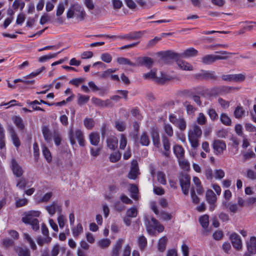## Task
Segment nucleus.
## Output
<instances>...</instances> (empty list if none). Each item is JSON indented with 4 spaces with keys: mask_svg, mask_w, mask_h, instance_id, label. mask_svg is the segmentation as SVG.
<instances>
[{
    "mask_svg": "<svg viewBox=\"0 0 256 256\" xmlns=\"http://www.w3.org/2000/svg\"><path fill=\"white\" fill-rule=\"evenodd\" d=\"M202 136V130L200 126L196 124L192 125L188 131V140L191 146L196 150L199 146V139Z\"/></svg>",
    "mask_w": 256,
    "mask_h": 256,
    "instance_id": "1",
    "label": "nucleus"
},
{
    "mask_svg": "<svg viewBox=\"0 0 256 256\" xmlns=\"http://www.w3.org/2000/svg\"><path fill=\"white\" fill-rule=\"evenodd\" d=\"M144 222L146 230L150 234H154V230H157L158 232H161L164 230V226L154 217L149 218L146 216Z\"/></svg>",
    "mask_w": 256,
    "mask_h": 256,
    "instance_id": "2",
    "label": "nucleus"
},
{
    "mask_svg": "<svg viewBox=\"0 0 256 256\" xmlns=\"http://www.w3.org/2000/svg\"><path fill=\"white\" fill-rule=\"evenodd\" d=\"M69 138L72 145L76 144V140H77L80 146H84L85 140L84 136L80 130H76L75 131H73L72 130H70L69 132Z\"/></svg>",
    "mask_w": 256,
    "mask_h": 256,
    "instance_id": "3",
    "label": "nucleus"
},
{
    "mask_svg": "<svg viewBox=\"0 0 256 256\" xmlns=\"http://www.w3.org/2000/svg\"><path fill=\"white\" fill-rule=\"evenodd\" d=\"M194 77L197 80H216L218 76L214 71L202 70L200 72L194 74Z\"/></svg>",
    "mask_w": 256,
    "mask_h": 256,
    "instance_id": "4",
    "label": "nucleus"
},
{
    "mask_svg": "<svg viewBox=\"0 0 256 256\" xmlns=\"http://www.w3.org/2000/svg\"><path fill=\"white\" fill-rule=\"evenodd\" d=\"M45 208L51 216H54L56 212L60 214L62 212V205L58 201H54L46 206Z\"/></svg>",
    "mask_w": 256,
    "mask_h": 256,
    "instance_id": "5",
    "label": "nucleus"
},
{
    "mask_svg": "<svg viewBox=\"0 0 256 256\" xmlns=\"http://www.w3.org/2000/svg\"><path fill=\"white\" fill-rule=\"evenodd\" d=\"M212 148L216 155H221L226 149V144L224 142L220 140H214Z\"/></svg>",
    "mask_w": 256,
    "mask_h": 256,
    "instance_id": "6",
    "label": "nucleus"
},
{
    "mask_svg": "<svg viewBox=\"0 0 256 256\" xmlns=\"http://www.w3.org/2000/svg\"><path fill=\"white\" fill-rule=\"evenodd\" d=\"M226 56H220L214 54H207L202 58V62L204 64H210L219 60H226Z\"/></svg>",
    "mask_w": 256,
    "mask_h": 256,
    "instance_id": "7",
    "label": "nucleus"
},
{
    "mask_svg": "<svg viewBox=\"0 0 256 256\" xmlns=\"http://www.w3.org/2000/svg\"><path fill=\"white\" fill-rule=\"evenodd\" d=\"M135 66H144L148 68H150L154 64L153 60L148 56L138 57L136 58Z\"/></svg>",
    "mask_w": 256,
    "mask_h": 256,
    "instance_id": "8",
    "label": "nucleus"
},
{
    "mask_svg": "<svg viewBox=\"0 0 256 256\" xmlns=\"http://www.w3.org/2000/svg\"><path fill=\"white\" fill-rule=\"evenodd\" d=\"M190 178L188 175L182 176L180 178V185L184 194L188 195L190 186Z\"/></svg>",
    "mask_w": 256,
    "mask_h": 256,
    "instance_id": "9",
    "label": "nucleus"
},
{
    "mask_svg": "<svg viewBox=\"0 0 256 256\" xmlns=\"http://www.w3.org/2000/svg\"><path fill=\"white\" fill-rule=\"evenodd\" d=\"M156 72L151 70L148 73L144 74H143V77L145 80L154 78L156 82L159 84H164L168 80L166 78L163 76H162L161 78L156 77Z\"/></svg>",
    "mask_w": 256,
    "mask_h": 256,
    "instance_id": "10",
    "label": "nucleus"
},
{
    "mask_svg": "<svg viewBox=\"0 0 256 256\" xmlns=\"http://www.w3.org/2000/svg\"><path fill=\"white\" fill-rule=\"evenodd\" d=\"M162 54L161 60L165 62H168L170 60H176L179 58L180 54L172 51H167L160 54Z\"/></svg>",
    "mask_w": 256,
    "mask_h": 256,
    "instance_id": "11",
    "label": "nucleus"
},
{
    "mask_svg": "<svg viewBox=\"0 0 256 256\" xmlns=\"http://www.w3.org/2000/svg\"><path fill=\"white\" fill-rule=\"evenodd\" d=\"M40 212L38 211L31 210L28 212L26 216L22 218V221L26 224H28L34 220H37L36 218L40 216Z\"/></svg>",
    "mask_w": 256,
    "mask_h": 256,
    "instance_id": "12",
    "label": "nucleus"
},
{
    "mask_svg": "<svg viewBox=\"0 0 256 256\" xmlns=\"http://www.w3.org/2000/svg\"><path fill=\"white\" fill-rule=\"evenodd\" d=\"M138 174H140V172L138 162L136 160H132L128 177L130 179L135 180Z\"/></svg>",
    "mask_w": 256,
    "mask_h": 256,
    "instance_id": "13",
    "label": "nucleus"
},
{
    "mask_svg": "<svg viewBox=\"0 0 256 256\" xmlns=\"http://www.w3.org/2000/svg\"><path fill=\"white\" fill-rule=\"evenodd\" d=\"M91 100L94 104L101 108L113 106V104L110 100H103L101 99L93 97L92 98Z\"/></svg>",
    "mask_w": 256,
    "mask_h": 256,
    "instance_id": "14",
    "label": "nucleus"
},
{
    "mask_svg": "<svg viewBox=\"0 0 256 256\" xmlns=\"http://www.w3.org/2000/svg\"><path fill=\"white\" fill-rule=\"evenodd\" d=\"M11 168L14 174L16 177L20 178L23 174L24 170L22 168L14 159H12L11 161Z\"/></svg>",
    "mask_w": 256,
    "mask_h": 256,
    "instance_id": "15",
    "label": "nucleus"
},
{
    "mask_svg": "<svg viewBox=\"0 0 256 256\" xmlns=\"http://www.w3.org/2000/svg\"><path fill=\"white\" fill-rule=\"evenodd\" d=\"M230 238L233 246L238 250H241L242 244L240 236L236 233H232Z\"/></svg>",
    "mask_w": 256,
    "mask_h": 256,
    "instance_id": "16",
    "label": "nucleus"
},
{
    "mask_svg": "<svg viewBox=\"0 0 256 256\" xmlns=\"http://www.w3.org/2000/svg\"><path fill=\"white\" fill-rule=\"evenodd\" d=\"M246 248L248 254H252L256 253V237H250V240L246 242Z\"/></svg>",
    "mask_w": 256,
    "mask_h": 256,
    "instance_id": "17",
    "label": "nucleus"
},
{
    "mask_svg": "<svg viewBox=\"0 0 256 256\" xmlns=\"http://www.w3.org/2000/svg\"><path fill=\"white\" fill-rule=\"evenodd\" d=\"M73 8L77 18L80 20H83L86 16V12L84 8L78 3L73 4Z\"/></svg>",
    "mask_w": 256,
    "mask_h": 256,
    "instance_id": "18",
    "label": "nucleus"
},
{
    "mask_svg": "<svg viewBox=\"0 0 256 256\" xmlns=\"http://www.w3.org/2000/svg\"><path fill=\"white\" fill-rule=\"evenodd\" d=\"M143 35V32L139 31V32H130L128 34L119 36L118 38L122 39H127L130 40H136L140 38Z\"/></svg>",
    "mask_w": 256,
    "mask_h": 256,
    "instance_id": "19",
    "label": "nucleus"
},
{
    "mask_svg": "<svg viewBox=\"0 0 256 256\" xmlns=\"http://www.w3.org/2000/svg\"><path fill=\"white\" fill-rule=\"evenodd\" d=\"M8 132L11 136L14 144L16 148H18L20 145V142L14 129L12 126H10L8 128Z\"/></svg>",
    "mask_w": 256,
    "mask_h": 256,
    "instance_id": "20",
    "label": "nucleus"
},
{
    "mask_svg": "<svg viewBox=\"0 0 256 256\" xmlns=\"http://www.w3.org/2000/svg\"><path fill=\"white\" fill-rule=\"evenodd\" d=\"M198 50L193 48H190L186 50L180 54V56L184 58H188L192 56H194L198 54Z\"/></svg>",
    "mask_w": 256,
    "mask_h": 256,
    "instance_id": "21",
    "label": "nucleus"
},
{
    "mask_svg": "<svg viewBox=\"0 0 256 256\" xmlns=\"http://www.w3.org/2000/svg\"><path fill=\"white\" fill-rule=\"evenodd\" d=\"M14 250L18 256H30V250L26 248L16 246Z\"/></svg>",
    "mask_w": 256,
    "mask_h": 256,
    "instance_id": "22",
    "label": "nucleus"
},
{
    "mask_svg": "<svg viewBox=\"0 0 256 256\" xmlns=\"http://www.w3.org/2000/svg\"><path fill=\"white\" fill-rule=\"evenodd\" d=\"M42 130L44 140L47 142H50L52 140V134L48 127L47 126H44Z\"/></svg>",
    "mask_w": 256,
    "mask_h": 256,
    "instance_id": "23",
    "label": "nucleus"
},
{
    "mask_svg": "<svg viewBox=\"0 0 256 256\" xmlns=\"http://www.w3.org/2000/svg\"><path fill=\"white\" fill-rule=\"evenodd\" d=\"M168 240V238L166 236H162L158 240V250L159 252H164L166 250Z\"/></svg>",
    "mask_w": 256,
    "mask_h": 256,
    "instance_id": "24",
    "label": "nucleus"
},
{
    "mask_svg": "<svg viewBox=\"0 0 256 256\" xmlns=\"http://www.w3.org/2000/svg\"><path fill=\"white\" fill-rule=\"evenodd\" d=\"M206 200L208 204H215L217 200L216 194L211 190H208L206 191Z\"/></svg>",
    "mask_w": 256,
    "mask_h": 256,
    "instance_id": "25",
    "label": "nucleus"
},
{
    "mask_svg": "<svg viewBox=\"0 0 256 256\" xmlns=\"http://www.w3.org/2000/svg\"><path fill=\"white\" fill-rule=\"evenodd\" d=\"M118 140L114 136H110L107 140V146L112 150H114L118 146Z\"/></svg>",
    "mask_w": 256,
    "mask_h": 256,
    "instance_id": "26",
    "label": "nucleus"
},
{
    "mask_svg": "<svg viewBox=\"0 0 256 256\" xmlns=\"http://www.w3.org/2000/svg\"><path fill=\"white\" fill-rule=\"evenodd\" d=\"M90 144L94 146H98L100 140V135L98 132H92L89 134Z\"/></svg>",
    "mask_w": 256,
    "mask_h": 256,
    "instance_id": "27",
    "label": "nucleus"
},
{
    "mask_svg": "<svg viewBox=\"0 0 256 256\" xmlns=\"http://www.w3.org/2000/svg\"><path fill=\"white\" fill-rule=\"evenodd\" d=\"M177 64L179 68L184 70H192L193 66L188 62L183 60H178Z\"/></svg>",
    "mask_w": 256,
    "mask_h": 256,
    "instance_id": "28",
    "label": "nucleus"
},
{
    "mask_svg": "<svg viewBox=\"0 0 256 256\" xmlns=\"http://www.w3.org/2000/svg\"><path fill=\"white\" fill-rule=\"evenodd\" d=\"M174 153L178 159L184 158V150L183 148L180 145H176L174 146Z\"/></svg>",
    "mask_w": 256,
    "mask_h": 256,
    "instance_id": "29",
    "label": "nucleus"
},
{
    "mask_svg": "<svg viewBox=\"0 0 256 256\" xmlns=\"http://www.w3.org/2000/svg\"><path fill=\"white\" fill-rule=\"evenodd\" d=\"M122 243V240H120L116 242L112 250L111 256H119V252L121 249Z\"/></svg>",
    "mask_w": 256,
    "mask_h": 256,
    "instance_id": "30",
    "label": "nucleus"
},
{
    "mask_svg": "<svg viewBox=\"0 0 256 256\" xmlns=\"http://www.w3.org/2000/svg\"><path fill=\"white\" fill-rule=\"evenodd\" d=\"M245 114V110H244L242 106H238L236 107L234 111V116L236 118L240 119Z\"/></svg>",
    "mask_w": 256,
    "mask_h": 256,
    "instance_id": "31",
    "label": "nucleus"
},
{
    "mask_svg": "<svg viewBox=\"0 0 256 256\" xmlns=\"http://www.w3.org/2000/svg\"><path fill=\"white\" fill-rule=\"evenodd\" d=\"M199 222L202 228H207L209 225V216L208 214L201 216L199 218Z\"/></svg>",
    "mask_w": 256,
    "mask_h": 256,
    "instance_id": "32",
    "label": "nucleus"
},
{
    "mask_svg": "<svg viewBox=\"0 0 256 256\" xmlns=\"http://www.w3.org/2000/svg\"><path fill=\"white\" fill-rule=\"evenodd\" d=\"M138 243L140 248L142 250L147 246V240L146 237L142 235L138 237Z\"/></svg>",
    "mask_w": 256,
    "mask_h": 256,
    "instance_id": "33",
    "label": "nucleus"
},
{
    "mask_svg": "<svg viewBox=\"0 0 256 256\" xmlns=\"http://www.w3.org/2000/svg\"><path fill=\"white\" fill-rule=\"evenodd\" d=\"M12 120L18 128L20 130L24 129V125L23 124V120L21 118L18 116H15L13 118Z\"/></svg>",
    "mask_w": 256,
    "mask_h": 256,
    "instance_id": "34",
    "label": "nucleus"
},
{
    "mask_svg": "<svg viewBox=\"0 0 256 256\" xmlns=\"http://www.w3.org/2000/svg\"><path fill=\"white\" fill-rule=\"evenodd\" d=\"M140 144L144 146H148L150 143V140L149 139L148 135L146 132H143L140 137Z\"/></svg>",
    "mask_w": 256,
    "mask_h": 256,
    "instance_id": "35",
    "label": "nucleus"
},
{
    "mask_svg": "<svg viewBox=\"0 0 256 256\" xmlns=\"http://www.w3.org/2000/svg\"><path fill=\"white\" fill-rule=\"evenodd\" d=\"M72 231L74 237H78V236L83 232V228L82 224H78L76 227L72 228Z\"/></svg>",
    "mask_w": 256,
    "mask_h": 256,
    "instance_id": "36",
    "label": "nucleus"
},
{
    "mask_svg": "<svg viewBox=\"0 0 256 256\" xmlns=\"http://www.w3.org/2000/svg\"><path fill=\"white\" fill-rule=\"evenodd\" d=\"M52 136L55 144L57 146H60L62 141V138L60 132L57 130H54L52 133Z\"/></svg>",
    "mask_w": 256,
    "mask_h": 256,
    "instance_id": "37",
    "label": "nucleus"
},
{
    "mask_svg": "<svg viewBox=\"0 0 256 256\" xmlns=\"http://www.w3.org/2000/svg\"><path fill=\"white\" fill-rule=\"evenodd\" d=\"M98 244L100 248L104 249L110 246V240L108 238L102 239L98 242Z\"/></svg>",
    "mask_w": 256,
    "mask_h": 256,
    "instance_id": "38",
    "label": "nucleus"
},
{
    "mask_svg": "<svg viewBox=\"0 0 256 256\" xmlns=\"http://www.w3.org/2000/svg\"><path fill=\"white\" fill-rule=\"evenodd\" d=\"M117 62L121 64H128L132 66H135V63L132 62L128 59L125 58H117Z\"/></svg>",
    "mask_w": 256,
    "mask_h": 256,
    "instance_id": "39",
    "label": "nucleus"
},
{
    "mask_svg": "<svg viewBox=\"0 0 256 256\" xmlns=\"http://www.w3.org/2000/svg\"><path fill=\"white\" fill-rule=\"evenodd\" d=\"M27 104H29L30 106H32V108L34 110H40L42 112H44V110L39 106H37L36 104H40V102L37 100H35L32 102H30V100L27 101Z\"/></svg>",
    "mask_w": 256,
    "mask_h": 256,
    "instance_id": "40",
    "label": "nucleus"
},
{
    "mask_svg": "<svg viewBox=\"0 0 256 256\" xmlns=\"http://www.w3.org/2000/svg\"><path fill=\"white\" fill-rule=\"evenodd\" d=\"M220 120L226 126H230L231 124V119L226 114L222 113L221 114Z\"/></svg>",
    "mask_w": 256,
    "mask_h": 256,
    "instance_id": "41",
    "label": "nucleus"
},
{
    "mask_svg": "<svg viewBox=\"0 0 256 256\" xmlns=\"http://www.w3.org/2000/svg\"><path fill=\"white\" fill-rule=\"evenodd\" d=\"M176 126H177L180 130L184 131L186 128V122L184 118H178V122Z\"/></svg>",
    "mask_w": 256,
    "mask_h": 256,
    "instance_id": "42",
    "label": "nucleus"
},
{
    "mask_svg": "<svg viewBox=\"0 0 256 256\" xmlns=\"http://www.w3.org/2000/svg\"><path fill=\"white\" fill-rule=\"evenodd\" d=\"M157 180L161 184L165 185L166 184V175L162 172H158L157 173Z\"/></svg>",
    "mask_w": 256,
    "mask_h": 256,
    "instance_id": "43",
    "label": "nucleus"
},
{
    "mask_svg": "<svg viewBox=\"0 0 256 256\" xmlns=\"http://www.w3.org/2000/svg\"><path fill=\"white\" fill-rule=\"evenodd\" d=\"M24 239L26 240L27 242L30 244L31 248L34 250H36V246L35 244V242H34V241L32 240V239L30 236L28 234L25 233V234H24Z\"/></svg>",
    "mask_w": 256,
    "mask_h": 256,
    "instance_id": "44",
    "label": "nucleus"
},
{
    "mask_svg": "<svg viewBox=\"0 0 256 256\" xmlns=\"http://www.w3.org/2000/svg\"><path fill=\"white\" fill-rule=\"evenodd\" d=\"M164 132L168 136H172L174 134L173 129L172 126L168 124H164Z\"/></svg>",
    "mask_w": 256,
    "mask_h": 256,
    "instance_id": "45",
    "label": "nucleus"
},
{
    "mask_svg": "<svg viewBox=\"0 0 256 256\" xmlns=\"http://www.w3.org/2000/svg\"><path fill=\"white\" fill-rule=\"evenodd\" d=\"M206 118L204 114L202 112L199 113L196 118V122L198 124L200 125H204L206 124Z\"/></svg>",
    "mask_w": 256,
    "mask_h": 256,
    "instance_id": "46",
    "label": "nucleus"
},
{
    "mask_svg": "<svg viewBox=\"0 0 256 256\" xmlns=\"http://www.w3.org/2000/svg\"><path fill=\"white\" fill-rule=\"evenodd\" d=\"M84 125L88 130H91L94 126V122L93 119L86 118L84 120Z\"/></svg>",
    "mask_w": 256,
    "mask_h": 256,
    "instance_id": "47",
    "label": "nucleus"
},
{
    "mask_svg": "<svg viewBox=\"0 0 256 256\" xmlns=\"http://www.w3.org/2000/svg\"><path fill=\"white\" fill-rule=\"evenodd\" d=\"M138 214V210L136 207H132L126 211V216L130 218H135Z\"/></svg>",
    "mask_w": 256,
    "mask_h": 256,
    "instance_id": "48",
    "label": "nucleus"
},
{
    "mask_svg": "<svg viewBox=\"0 0 256 256\" xmlns=\"http://www.w3.org/2000/svg\"><path fill=\"white\" fill-rule=\"evenodd\" d=\"M60 53V52H58L57 53H54L53 54H50L48 55H46V56H42L39 58L38 61L40 62H46L50 58L56 57V56L58 55V54Z\"/></svg>",
    "mask_w": 256,
    "mask_h": 256,
    "instance_id": "49",
    "label": "nucleus"
},
{
    "mask_svg": "<svg viewBox=\"0 0 256 256\" xmlns=\"http://www.w3.org/2000/svg\"><path fill=\"white\" fill-rule=\"evenodd\" d=\"M208 114L212 121L216 120L218 116L216 111L214 108H210L208 111Z\"/></svg>",
    "mask_w": 256,
    "mask_h": 256,
    "instance_id": "50",
    "label": "nucleus"
},
{
    "mask_svg": "<svg viewBox=\"0 0 256 256\" xmlns=\"http://www.w3.org/2000/svg\"><path fill=\"white\" fill-rule=\"evenodd\" d=\"M28 184V180L24 178H22L18 180L16 186L20 189H24Z\"/></svg>",
    "mask_w": 256,
    "mask_h": 256,
    "instance_id": "51",
    "label": "nucleus"
},
{
    "mask_svg": "<svg viewBox=\"0 0 256 256\" xmlns=\"http://www.w3.org/2000/svg\"><path fill=\"white\" fill-rule=\"evenodd\" d=\"M78 103L79 105H82L85 103H86L89 99L90 96H84L81 94L78 95Z\"/></svg>",
    "mask_w": 256,
    "mask_h": 256,
    "instance_id": "52",
    "label": "nucleus"
},
{
    "mask_svg": "<svg viewBox=\"0 0 256 256\" xmlns=\"http://www.w3.org/2000/svg\"><path fill=\"white\" fill-rule=\"evenodd\" d=\"M52 238L49 236L44 238H42L41 236H39L36 239L38 244L40 246H42L44 243L50 242Z\"/></svg>",
    "mask_w": 256,
    "mask_h": 256,
    "instance_id": "53",
    "label": "nucleus"
},
{
    "mask_svg": "<svg viewBox=\"0 0 256 256\" xmlns=\"http://www.w3.org/2000/svg\"><path fill=\"white\" fill-rule=\"evenodd\" d=\"M231 88L228 86H222L220 88H214L212 89V93L216 94H220L222 92H228Z\"/></svg>",
    "mask_w": 256,
    "mask_h": 256,
    "instance_id": "54",
    "label": "nucleus"
},
{
    "mask_svg": "<svg viewBox=\"0 0 256 256\" xmlns=\"http://www.w3.org/2000/svg\"><path fill=\"white\" fill-rule=\"evenodd\" d=\"M160 40V38L158 37H155L154 38L150 40L146 45V48L148 49L153 47L155 46Z\"/></svg>",
    "mask_w": 256,
    "mask_h": 256,
    "instance_id": "55",
    "label": "nucleus"
},
{
    "mask_svg": "<svg viewBox=\"0 0 256 256\" xmlns=\"http://www.w3.org/2000/svg\"><path fill=\"white\" fill-rule=\"evenodd\" d=\"M42 153L48 162H50L52 160L50 152L48 149L45 146L42 148Z\"/></svg>",
    "mask_w": 256,
    "mask_h": 256,
    "instance_id": "56",
    "label": "nucleus"
},
{
    "mask_svg": "<svg viewBox=\"0 0 256 256\" xmlns=\"http://www.w3.org/2000/svg\"><path fill=\"white\" fill-rule=\"evenodd\" d=\"M101 60L106 63H110L112 60V56L108 53H104L101 54Z\"/></svg>",
    "mask_w": 256,
    "mask_h": 256,
    "instance_id": "57",
    "label": "nucleus"
},
{
    "mask_svg": "<svg viewBox=\"0 0 256 256\" xmlns=\"http://www.w3.org/2000/svg\"><path fill=\"white\" fill-rule=\"evenodd\" d=\"M24 3L22 2H20L18 0H15L12 4V8L14 10H17L20 7V10H22L24 6Z\"/></svg>",
    "mask_w": 256,
    "mask_h": 256,
    "instance_id": "58",
    "label": "nucleus"
},
{
    "mask_svg": "<svg viewBox=\"0 0 256 256\" xmlns=\"http://www.w3.org/2000/svg\"><path fill=\"white\" fill-rule=\"evenodd\" d=\"M162 144L165 151H169L170 149V143L168 138L165 136H162Z\"/></svg>",
    "mask_w": 256,
    "mask_h": 256,
    "instance_id": "59",
    "label": "nucleus"
},
{
    "mask_svg": "<svg viewBox=\"0 0 256 256\" xmlns=\"http://www.w3.org/2000/svg\"><path fill=\"white\" fill-rule=\"evenodd\" d=\"M28 202L26 198H20L16 201V206L20 208L26 206Z\"/></svg>",
    "mask_w": 256,
    "mask_h": 256,
    "instance_id": "60",
    "label": "nucleus"
},
{
    "mask_svg": "<svg viewBox=\"0 0 256 256\" xmlns=\"http://www.w3.org/2000/svg\"><path fill=\"white\" fill-rule=\"evenodd\" d=\"M234 82H243L246 79V76L242 74H233Z\"/></svg>",
    "mask_w": 256,
    "mask_h": 256,
    "instance_id": "61",
    "label": "nucleus"
},
{
    "mask_svg": "<svg viewBox=\"0 0 256 256\" xmlns=\"http://www.w3.org/2000/svg\"><path fill=\"white\" fill-rule=\"evenodd\" d=\"M52 196V192H49L46 193L40 200V202H48Z\"/></svg>",
    "mask_w": 256,
    "mask_h": 256,
    "instance_id": "62",
    "label": "nucleus"
},
{
    "mask_svg": "<svg viewBox=\"0 0 256 256\" xmlns=\"http://www.w3.org/2000/svg\"><path fill=\"white\" fill-rule=\"evenodd\" d=\"M115 126L116 128L120 132H123L126 129V126L122 122L116 121Z\"/></svg>",
    "mask_w": 256,
    "mask_h": 256,
    "instance_id": "63",
    "label": "nucleus"
},
{
    "mask_svg": "<svg viewBox=\"0 0 256 256\" xmlns=\"http://www.w3.org/2000/svg\"><path fill=\"white\" fill-rule=\"evenodd\" d=\"M184 106L186 108L187 112L188 114H192L196 110V108L188 102H184Z\"/></svg>",
    "mask_w": 256,
    "mask_h": 256,
    "instance_id": "64",
    "label": "nucleus"
}]
</instances>
